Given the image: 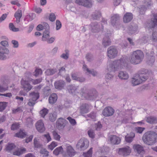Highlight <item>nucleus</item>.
Wrapping results in <instances>:
<instances>
[{"instance_id":"nucleus-14","label":"nucleus","mask_w":157,"mask_h":157,"mask_svg":"<svg viewBox=\"0 0 157 157\" xmlns=\"http://www.w3.org/2000/svg\"><path fill=\"white\" fill-rule=\"evenodd\" d=\"M36 129L40 132H43L45 130V128L43 121L41 120L38 121L36 124Z\"/></svg>"},{"instance_id":"nucleus-27","label":"nucleus","mask_w":157,"mask_h":157,"mask_svg":"<svg viewBox=\"0 0 157 157\" xmlns=\"http://www.w3.org/2000/svg\"><path fill=\"white\" fill-rule=\"evenodd\" d=\"M57 99V96L55 93L52 94L48 98L49 102L50 104H53L55 103Z\"/></svg>"},{"instance_id":"nucleus-28","label":"nucleus","mask_w":157,"mask_h":157,"mask_svg":"<svg viewBox=\"0 0 157 157\" xmlns=\"http://www.w3.org/2000/svg\"><path fill=\"white\" fill-rule=\"evenodd\" d=\"M22 16L21 10H18L15 13L14 16L16 19V22L19 23L20 21V19Z\"/></svg>"},{"instance_id":"nucleus-64","label":"nucleus","mask_w":157,"mask_h":157,"mask_svg":"<svg viewBox=\"0 0 157 157\" xmlns=\"http://www.w3.org/2000/svg\"><path fill=\"white\" fill-rule=\"evenodd\" d=\"M102 127V125L100 122H98V123L95 124V129L97 131H99Z\"/></svg>"},{"instance_id":"nucleus-32","label":"nucleus","mask_w":157,"mask_h":157,"mask_svg":"<svg viewBox=\"0 0 157 157\" xmlns=\"http://www.w3.org/2000/svg\"><path fill=\"white\" fill-rule=\"evenodd\" d=\"M84 89L82 88L81 89L80 93L82 94L83 96H84L86 98L89 100H93L96 97V95H91L89 94H87L86 97L85 94L83 92Z\"/></svg>"},{"instance_id":"nucleus-16","label":"nucleus","mask_w":157,"mask_h":157,"mask_svg":"<svg viewBox=\"0 0 157 157\" xmlns=\"http://www.w3.org/2000/svg\"><path fill=\"white\" fill-rule=\"evenodd\" d=\"M111 143L113 144H118L121 142L120 138L117 136L114 135H111L108 137Z\"/></svg>"},{"instance_id":"nucleus-15","label":"nucleus","mask_w":157,"mask_h":157,"mask_svg":"<svg viewBox=\"0 0 157 157\" xmlns=\"http://www.w3.org/2000/svg\"><path fill=\"white\" fill-rule=\"evenodd\" d=\"M64 155V157H72L75 154V152L72 147L70 145L67 146L66 147V153Z\"/></svg>"},{"instance_id":"nucleus-13","label":"nucleus","mask_w":157,"mask_h":157,"mask_svg":"<svg viewBox=\"0 0 157 157\" xmlns=\"http://www.w3.org/2000/svg\"><path fill=\"white\" fill-rule=\"evenodd\" d=\"M151 29L155 28L157 26V13H152L151 15Z\"/></svg>"},{"instance_id":"nucleus-8","label":"nucleus","mask_w":157,"mask_h":157,"mask_svg":"<svg viewBox=\"0 0 157 157\" xmlns=\"http://www.w3.org/2000/svg\"><path fill=\"white\" fill-rule=\"evenodd\" d=\"M117 51L116 48L114 46L110 47L107 49V55L110 59L115 58L117 55Z\"/></svg>"},{"instance_id":"nucleus-47","label":"nucleus","mask_w":157,"mask_h":157,"mask_svg":"<svg viewBox=\"0 0 157 157\" xmlns=\"http://www.w3.org/2000/svg\"><path fill=\"white\" fill-rule=\"evenodd\" d=\"M84 5L83 6L88 8H90L92 7V4L90 0H86L84 2Z\"/></svg>"},{"instance_id":"nucleus-17","label":"nucleus","mask_w":157,"mask_h":157,"mask_svg":"<svg viewBox=\"0 0 157 157\" xmlns=\"http://www.w3.org/2000/svg\"><path fill=\"white\" fill-rule=\"evenodd\" d=\"M119 152L120 154L124 156L128 155L131 152L130 148L129 147L127 146L125 147L120 148Z\"/></svg>"},{"instance_id":"nucleus-6","label":"nucleus","mask_w":157,"mask_h":157,"mask_svg":"<svg viewBox=\"0 0 157 157\" xmlns=\"http://www.w3.org/2000/svg\"><path fill=\"white\" fill-rule=\"evenodd\" d=\"M31 98L29 99L28 104L30 106H33L35 104V101L39 97V94L38 92H32L29 94Z\"/></svg>"},{"instance_id":"nucleus-35","label":"nucleus","mask_w":157,"mask_h":157,"mask_svg":"<svg viewBox=\"0 0 157 157\" xmlns=\"http://www.w3.org/2000/svg\"><path fill=\"white\" fill-rule=\"evenodd\" d=\"M49 32L48 30H46L43 33L42 38V40L43 41H46L47 39L50 37Z\"/></svg>"},{"instance_id":"nucleus-50","label":"nucleus","mask_w":157,"mask_h":157,"mask_svg":"<svg viewBox=\"0 0 157 157\" xmlns=\"http://www.w3.org/2000/svg\"><path fill=\"white\" fill-rule=\"evenodd\" d=\"M65 52L66 53H63L61 55L60 57L65 59H67L69 58V51L68 50H66Z\"/></svg>"},{"instance_id":"nucleus-48","label":"nucleus","mask_w":157,"mask_h":157,"mask_svg":"<svg viewBox=\"0 0 157 157\" xmlns=\"http://www.w3.org/2000/svg\"><path fill=\"white\" fill-rule=\"evenodd\" d=\"M145 129V128L143 127H136L135 128V131L137 133L141 134L143 131Z\"/></svg>"},{"instance_id":"nucleus-19","label":"nucleus","mask_w":157,"mask_h":157,"mask_svg":"<svg viewBox=\"0 0 157 157\" xmlns=\"http://www.w3.org/2000/svg\"><path fill=\"white\" fill-rule=\"evenodd\" d=\"M105 36L103 38L102 41V44L105 47H106L110 45L111 41L109 36L111 35L110 33H107Z\"/></svg>"},{"instance_id":"nucleus-49","label":"nucleus","mask_w":157,"mask_h":157,"mask_svg":"<svg viewBox=\"0 0 157 157\" xmlns=\"http://www.w3.org/2000/svg\"><path fill=\"white\" fill-rule=\"evenodd\" d=\"M86 58L87 61L89 62H91L94 59V57L93 55L92 54L89 53L86 54Z\"/></svg>"},{"instance_id":"nucleus-57","label":"nucleus","mask_w":157,"mask_h":157,"mask_svg":"<svg viewBox=\"0 0 157 157\" xmlns=\"http://www.w3.org/2000/svg\"><path fill=\"white\" fill-rule=\"evenodd\" d=\"M19 124L18 123H13L11 126V129L12 130H15L19 128Z\"/></svg>"},{"instance_id":"nucleus-5","label":"nucleus","mask_w":157,"mask_h":157,"mask_svg":"<svg viewBox=\"0 0 157 157\" xmlns=\"http://www.w3.org/2000/svg\"><path fill=\"white\" fill-rule=\"evenodd\" d=\"M137 74L142 83L147 80L149 76V71L144 68L140 69Z\"/></svg>"},{"instance_id":"nucleus-23","label":"nucleus","mask_w":157,"mask_h":157,"mask_svg":"<svg viewBox=\"0 0 157 157\" xmlns=\"http://www.w3.org/2000/svg\"><path fill=\"white\" fill-rule=\"evenodd\" d=\"M131 83L133 86H134L139 85L142 82L137 74H136L135 75L134 77L132 78L131 80Z\"/></svg>"},{"instance_id":"nucleus-56","label":"nucleus","mask_w":157,"mask_h":157,"mask_svg":"<svg viewBox=\"0 0 157 157\" xmlns=\"http://www.w3.org/2000/svg\"><path fill=\"white\" fill-rule=\"evenodd\" d=\"M142 40L143 41V43L146 44L148 43L150 40H151V37H149L148 36H145L142 37Z\"/></svg>"},{"instance_id":"nucleus-52","label":"nucleus","mask_w":157,"mask_h":157,"mask_svg":"<svg viewBox=\"0 0 157 157\" xmlns=\"http://www.w3.org/2000/svg\"><path fill=\"white\" fill-rule=\"evenodd\" d=\"M6 103L5 102H0V111H3L6 107Z\"/></svg>"},{"instance_id":"nucleus-53","label":"nucleus","mask_w":157,"mask_h":157,"mask_svg":"<svg viewBox=\"0 0 157 157\" xmlns=\"http://www.w3.org/2000/svg\"><path fill=\"white\" fill-rule=\"evenodd\" d=\"M23 112L22 107H18L16 109H13L12 110V113L13 114H16L17 113H20Z\"/></svg>"},{"instance_id":"nucleus-42","label":"nucleus","mask_w":157,"mask_h":157,"mask_svg":"<svg viewBox=\"0 0 157 157\" xmlns=\"http://www.w3.org/2000/svg\"><path fill=\"white\" fill-rule=\"evenodd\" d=\"M49 110L46 108H44L40 112V116L44 118L45 116L48 113Z\"/></svg>"},{"instance_id":"nucleus-1","label":"nucleus","mask_w":157,"mask_h":157,"mask_svg":"<svg viewBox=\"0 0 157 157\" xmlns=\"http://www.w3.org/2000/svg\"><path fill=\"white\" fill-rule=\"evenodd\" d=\"M128 57L124 56L120 59L115 60L110 63L108 69L110 72H114L118 69L126 67L127 65Z\"/></svg>"},{"instance_id":"nucleus-54","label":"nucleus","mask_w":157,"mask_h":157,"mask_svg":"<svg viewBox=\"0 0 157 157\" xmlns=\"http://www.w3.org/2000/svg\"><path fill=\"white\" fill-rule=\"evenodd\" d=\"M42 79L41 78L36 79H31L30 81H31L32 84L33 85H36V84L40 83L41 82Z\"/></svg>"},{"instance_id":"nucleus-45","label":"nucleus","mask_w":157,"mask_h":157,"mask_svg":"<svg viewBox=\"0 0 157 157\" xmlns=\"http://www.w3.org/2000/svg\"><path fill=\"white\" fill-rule=\"evenodd\" d=\"M33 144L34 146L36 148H41L42 147V145L39 142L37 141L36 139L35 138L34 139Z\"/></svg>"},{"instance_id":"nucleus-40","label":"nucleus","mask_w":157,"mask_h":157,"mask_svg":"<svg viewBox=\"0 0 157 157\" xmlns=\"http://www.w3.org/2000/svg\"><path fill=\"white\" fill-rule=\"evenodd\" d=\"M93 148L91 147L86 152H83V155L84 157H92L93 153Z\"/></svg>"},{"instance_id":"nucleus-38","label":"nucleus","mask_w":157,"mask_h":157,"mask_svg":"<svg viewBox=\"0 0 157 157\" xmlns=\"http://www.w3.org/2000/svg\"><path fill=\"white\" fill-rule=\"evenodd\" d=\"M26 150L25 148H23L22 149H18L13 152V155L17 156H19L21 154L25 153Z\"/></svg>"},{"instance_id":"nucleus-29","label":"nucleus","mask_w":157,"mask_h":157,"mask_svg":"<svg viewBox=\"0 0 157 157\" xmlns=\"http://www.w3.org/2000/svg\"><path fill=\"white\" fill-rule=\"evenodd\" d=\"M135 134L134 132H131L130 133L129 136H126L125 137V140L128 143L131 142L135 137Z\"/></svg>"},{"instance_id":"nucleus-51","label":"nucleus","mask_w":157,"mask_h":157,"mask_svg":"<svg viewBox=\"0 0 157 157\" xmlns=\"http://www.w3.org/2000/svg\"><path fill=\"white\" fill-rule=\"evenodd\" d=\"M144 4L147 8L151 7L153 5L152 0H144Z\"/></svg>"},{"instance_id":"nucleus-43","label":"nucleus","mask_w":157,"mask_h":157,"mask_svg":"<svg viewBox=\"0 0 157 157\" xmlns=\"http://www.w3.org/2000/svg\"><path fill=\"white\" fill-rule=\"evenodd\" d=\"M16 147L14 144L9 143L6 147V151H9L14 149Z\"/></svg>"},{"instance_id":"nucleus-59","label":"nucleus","mask_w":157,"mask_h":157,"mask_svg":"<svg viewBox=\"0 0 157 157\" xmlns=\"http://www.w3.org/2000/svg\"><path fill=\"white\" fill-rule=\"evenodd\" d=\"M48 152L45 149H43L40 151V153L43 154V156H48Z\"/></svg>"},{"instance_id":"nucleus-61","label":"nucleus","mask_w":157,"mask_h":157,"mask_svg":"<svg viewBox=\"0 0 157 157\" xmlns=\"http://www.w3.org/2000/svg\"><path fill=\"white\" fill-rule=\"evenodd\" d=\"M150 59H149L147 61L148 63L150 65H151L153 64V63H154L155 60V57L152 55H151L150 56Z\"/></svg>"},{"instance_id":"nucleus-24","label":"nucleus","mask_w":157,"mask_h":157,"mask_svg":"<svg viewBox=\"0 0 157 157\" xmlns=\"http://www.w3.org/2000/svg\"><path fill=\"white\" fill-rule=\"evenodd\" d=\"M118 76L122 80H126L128 79L129 75L126 71H120L118 72Z\"/></svg>"},{"instance_id":"nucleus-63","label":"nucleus","mask_w":157,"mask_h":157,"mask_svg":"<svg viewBox=\"0 0 157 157\" xmlns=\"http://www.w3.org/2000/svg\"><path fill=\"white\" fill-rule=\"evenodd\" d=\"M67 119L69 120L71 124L72 125H75L76 124V122L75 119L72 118L71 117H68L67 118Z\"/></svg>"},{"instance_id":"nucleus-34","label":"nucleus","mask_w":157,"mask_h":157,"mask_svg":"<svg viewBox=\"0 0 157 157\" xmlns=\"http://www.w3.org/2000/svg\"><path fill=\"white\" fill-rule=\"evenodd\" d=\"M78 88V86H76L74 85H70L68 86V90L69 93L73 94L77 92Z\"/></svg>"},{"instance_id":"nucleus-30","label":"nucleus","mask_w":157,"mask_h":157,"mask_svg":"<svg viewBox=\"0 0 157 157\" xmlns=\"http://www.w3.org/2000/svg\"><path fill=\"white\" fill-rule=\"evenodd\" d=\"M27 135V133L23 129H20L19 132L15 134V136L17 137L23 138Z\"/></svg>"},{"instance_id":"nucleus-33","label":"nucleus","mask_w":157,"mask_h":157,"mask_svg":"<svg viewBox=\"0 0 157 157\" xmlns=\"http://www.w3.org/2000/svg\"><path fill=\"white\" fill-rule=\"evenodd\" d=\"M146 121L150 124L157 123V118L153 117H150L146 118Z\"/></svg>"},{"instance_id":"nucleus-10","label":"nucleus","mask_w":157,"mask_h":157,"mask_svg":"<svg viewBox=\"0 0 157 157\" xmlns=\"http://www.w3.org/2000/svg\"><path fill=\"white\" fill-rule=\"evenodd\" d=\"M114 112L115 110L112 107L107 106L103 109L102 114L104 116L108 117L113 115Z\"/></svg>"},{"instance_id":"nucleus-21","label":"nucleus","mask_w":157,"mask_h":157,"mask_svg":"<svg viewBox=\"0 0 157 157\" xmlns=\"http://www.w3.org/2000/svg\"><path fill=\"white\" fill-rule=\"evenodd\" d=\"M133 15L131 13H127L123 17V21L124 23H127L130 22L133 19Z\"/></svg>"},{"instance_id":"nucleus-9","label":"nucleus","mask_w":157,"mask_h":157,"mask_svg":"<svg viewBox=\"0 0 157 157\" xmlns=\"http://www.w3.org/2000/svg\"><path fill=\"white\" fill-rule=\"evenodd\" d=\"M10 53L9 49L0 46V60H4L7 59L5 55H8Z\"/></svg>"},{"instance_id":"nucleus-11","label":"nucleus","mask_w":157,"mask_h":157,"mask_svg":"<svg viewBox=\"0 0 157 157\" xmlns=\"http://www.w3.org/2000/svg\"><path fill=\"white\" fill-rule=\"evenodd\" d=\"M21 83L22 88L26 92H28L33 87V86L31 85L27 81L22 79L21 82Z\"/></svg>"},{"instance_id":"nucleus-41","label":"nucleus","mask_w":157,"mask_h":157,"mask_svg":"<svg viewBox=\"0 0 157 157\" xmlns=\"http://www.w3.org/2000/svg\"><path fill=\"white\" fill-rule=\"evenodd\" d=\"M63 148L62 146H60L56 148L53 151V153L56 155H57L61 153L63 151Z\"/></svg>"},{"instance_id":"nucleus-60","label":"nucleus","mask_w":157,"mask_h":157,"mask_svg":"<svg viewBox=\"0 0 157 157\" xmlns=\"http://www.w3.org/2000/svg\"><path fill=\"white\" fill-rule=\"evenodd\" d=\"M42 70L40 69H36L35 70V73L34 75L36 77H37L39 75H41L42 74Z\"/></svg>"},{"instance_id":"nucleus-39","label":"nucleus","mask_w":157,"mask_h":157,"mask_svg":"<svg viewBox=\"0 0 157 157\" xmlns=\"http://www.w3.org/2000/svg\"><path fill=\"white\" fill-rule=\"evenodd\" d=\"M56 117L57 114L56 113L54 112L49 114V119L51 122H54L56 120Z\"/></svg>"},{"instance_id":"nucleus-22","label":"nucleus","mask_w":157,"mask_h":157,"mask_svg":"<svg viewBox=\"0 0 157 157\" xmlns=\"http://www.w3.org/2000/svg\"><path fill=\"white\" fill-rule=\"evenodd\" d=\"M128 29L129 33L133 34L137 33L138 31V26L136 24L132 23L130 25Z\"/></svg>"},{"instance_id":"nucleus-26","label":"nucleus","mask_w":157,"mask_h":157,"mask_svg":"<svg viewBox=\"0 0 157 157\" xmlns=\"http://www.w3.org/2000/svg\"><path fill=\"white\" fill-rule=\"evenodd\" d=\"M133 148L135 151L138 154H140L144 152L143 147L139 144L134 145L133 146Z\"/></svg>"},{"instance_id":"nucleus-55","label":"nucleus","mask_w":157,"mask_h":157,"mask_svg":"<svg viewBox=\"0 0 157 157\" xmlns=\"http://www.w3.org/2000/svg\"><path fill=\"white\" fill-rule=\"evenodd\" d=\"M57 145V143L53 141L50 145L48 146V148L51 150H52Z\"/></svg>"},{"instance_id":"nucleus-7","label":"nucleus","mask_w":157,"mask_h":157,"mask_svg":"<svg viewBox=\"0 0 157 157\" xmlns=\"http://www.w3.org/2000/svg\"><path fill=\"white\" fill-rule=\"evenodd\" d=\"M103 24H101V26L99 24L96 22H92L90 25V29L92 32L97 33L99 32L101 29L103 28Z\"/></svg>"},{"instance_id":"nucleus-3","label":"nucleus","mask_w":157,"mask_h":157,"mask_svg":"<svg viewBox=\"0 0 157 157\" xmlns=\"http://www.w3.org/2000/svg\"><path fill=\"white\" fill-rule=\"evenodd\" d=\"M142 140L145 144L152 145L157 141V134L153 131L147 132L143 135Z\"/></svg>"},{"instance_id":"nucleus-62","label":"nucleus","mask_w":157,"mask_h":157,"mask_svg":"<svg viewBox=\"0 0 157 157\" xmlns=\"http://www.w3.org/2000/svg\"><path fill=\"white\" fill-rule=\"evenodd\" d=\"M56 19L55 14L53 13H51L50 14L49 17V20L51 21H54Z\"/></svg>"},{"instance_id":"nucleus-18","label":"nucleus","mask_w":157,"mask_h":157,"mask_svg":"<svg viewBox=\"0 0 157 157\" xmlns=\"http://www.w3.org/2000/svg\"><path fill=\"white\" fill-rule=\"evenodd\" d=\"M120 19V17L119 14H113L111 17L110 21L111 25L114 26L117 23Z\"/></svg>"},{"instance_id":"nucleus-37","label":"nucleus","mask_w":157,"mask_h":157,"mask_svg":"<svg viewBox=\"0 0 157 157\" xmlns=\"http://www.w3.org/2000/svg\"><path fill=\"white\" fill-rule=\"evenodd\" d=\"M43 94L45 97L48 96L51 93V90L49 87L47 86L43 89Z\"/></svg>"},{"instance_id":"nucleus-25","label":"nucleus","mask_w":157,"mask_h":157,"mask_svg":"<svg viewBox=\"0 0 157 157\" xmlns=\"http://www.w3.org/2000/svg\"><path fill=\"white\" fill-rule=\"evenodd\" d=\"M89 105L87 104H82L80 107L81 113L85 114L89 112Z\"/></svg>"},{"instance_id":"nucleus-31","label":"nucleus","mask_w":157,"mask_h":157,"mask_svg":"<svg viewBox=\"0 0 157 157\" xmlns=\"http://www.w3.org/2000/svg\"><path fill=\"white\" fill-rule=\"evenodd\" d=\"M101 16V13L99 11H95L91 15V18L94 20H97Z\"/></svg>"},{"instance_id":"nucleus-58","label":"nucleus","mask_w":157,"mask_h":157,"mask_svg":"<svg viewBox=\"0 0 157 157\" xmlns=\"http://www.w3.org/2000/svg\"><path fill=\"white\" fill-rule=\"evenodd\" d=\"M52 134L54 138L55 139L58 141L60 140V136L59 135H58L56 131H53L52 132Z\"/></svg>"},{"instance_id":"nucleus-46","label":"nucleus","mask_w":157,"mask_h":157,"mask_svg":"<svg viewBox=\"0 0 157 157\" xmlns=\"http://www.w3.org/2000/svg\"><path fill=\"white\" fill-rule=\"evenodd\" d=\"M9 27L10 29L13 32H18L19 29L18 28H16L13 23H11L9 24Z\"/></svg>"},{"instance_id":"nucleus-12","label":"nucleus","mask_w":157,"mask_h":157,"mask_svg":"<svg viewBox=\"0 0 157 157\" xmlns=\"http://www.w3.org/2000/svg\"><path fill=\"white\" fill-rule=\"evenodd\" d=\"M67 122V121L65 119L62 118H60L57 120L56 122V127L59 130L63 129Z\"/></svg>"},{"instance_id":"nucleus-20","label":"nucleus","mask_w":157,"mask_h":157,"mask_svg":"<svg viewBox=\"0 0 157 157\" xmlns=\"http://www.w3.org/2000/svg\"><path fill=\"white\" fill-rule=\"evenodd\" d=\"M65 84V82L64 81L62 80H59L55 82L54 86L56 89L60 90L63 88Z\"/></svg>"},{"instance_id":"nucleus-44","label":"nucleus","mask_w":157,"mask_h":157,"mask_svg":"<svg viewBox=\"0 0 157 157\" xmlns=\"http://www.w3.org/2000/svg\"><path fill=\"white\" fill-rule=\"evenodd\" d=\"M84 117H87V116L88 117L90 118L91 119H92L94 121H95L96 118V113L94 112H92L90 113L87 115L86 116H83Z\"/></svg>"},{"instance_id":"nucleus-2","label":"nucleus","mask_w":157,"mask_h":157,"mask_svg":"<svg viewBox=\"0 0 157 157\" xmlns=\"http://www.w3.org/2000/svg\"><path fill=\"white\" fill-rule=\"evenodd\" d=\"M144 58V55L141 50H138L132 52L129 58L130 63L136 65L141 63Z\"/></svg>"},{"instance_id":"nucleus-4","label":"nucleus","mask_w":157,"mask_h":157,"mask_svg":"<svg viewBox=\"0 0 157 157\" xmlns=\"http://www.w3.org/2000/svg\"><path fill=\"white\" fill-rule=\"evenodd\" d=\"M89 146V141L86 139H81L78 142L76 145V147L80 150H84Z\"/></svg>"},{"instance_id":"nucleus-36","label":"nucleus","mask_w":157,"mask_h":157,"mask_svg":"<svg viewBox=\"0 0 157 157\" xmlns=\"http://www.w3.org/2000/svg\"><path fill=\"white\" fill-rule=\"evenodd\" d=\"M57 72V70L56 69H47L45 73L46 75H51L54 74Z\"/></svg>"}]
</instances>
